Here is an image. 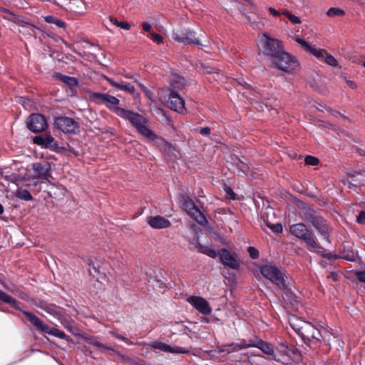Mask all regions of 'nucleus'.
Returning a JSON list of instances; mask_svg holds the SVG:
<instances>
[{
  "label": "nucleus",
  "instance_id": "nucleus-19",
  "mask_svg": "<svg viewBox=\"0 0 365 365\" xmlns=\"http://www.w3.org/2000/svg\"><path fill=\"white\" fill-rule=\"evenodd\" d=\"M250 347L258 348L264 354H266L269 356H274V351L272 345L258 337H255L253 339L249 340V348Z\"/></svg>",
  "mask_w": 365,
  "mask_h": 365
},
{
  "label": "nucleus",
  "instance_id": "nucleus-7",
  "mask_svg": "<svg viewBox=\"0 0 365 365\" xmlns=\"http://www.w3.org/2000/svg\"><path fill=\"white\" fill-rule=\"evenodd\" d=\"M272 63L275 68L287 73L295 72L299 67L297 59L285 51L276 57L272 61Z\"/></svg>",
  "mask_w": 365,
  "mask_h": 365
},
{
  "label": "nucleus",
  "instance_id": "nucleus-40",
  "mask_svg": "<svg viewBox=\"0 0 365 365\" xmlns=\"http://www.w3.org/2000/svg\"><path fill=\"white\" fill-rule=\"evenodd\" d=\"M237 167L238 168L239 173H242L245 175H247L249 172L248 165L240 160L237 163Z\"/></svg>",
  "mask_w": 365,
  "mask_h": 365
},
{
  "label": "nucleus",
  "instance_id": "nucleus-24",
  "mask_svg": "<svg viewBox=\"0 0 365 365\" xmlns=\"http://www.w3.org/2000/svg\"><path fill=\"white\" fill-rule=\"evenodd\" d=\"M0 301L10 304L12 307L20 310V302L15 298L7 294L6 292L0 289Z\"/></svg>",
  "mask_w": 365,
  "mask_h": 365
},
{
  "label": "nucleus",
  "instance_id": "nucleus-12",
  "mask_svg": "<svg viewBox=\"0 0 365 365\" xmlns=\"http://www.w3.org/2000/svg\"><path fill=\"white\" fill-rule=\"evenodd\" d=\"M32 141L43 148H48L56 153H62V149H65L64 147H60L55 138L50 135H35Z\"/></svg>",
  "mask_w": 365,
  "mask_h": 365
},
{
  "label": "nucleus",
  "instance_id": "nucleus-58",
  "mask_svg": "<svg viewBox=\"0 0 365 365\" xmlns=\"http://www.w3.org/2000/svg\"><path fill=\"white\" fill-rule=\"evenodd\" d=\"M239 84L242 85L246 89H250L251 88V86L245 82L243 79L239 81Z\"/></svg>",
  "mask_w": 365,
  "mask_h": 365
},
{
  "label": "nucleus",
  "instance_id": "nucleus-54",
  "mask_svg": "<svg viewBox=\"0 0 365 365\" xmlns=\"http://www.w3.org/2000/svg\"><path fill=\"white\" fill-rule=\"evenodd\" d=\"M143 29L146 32H150L152 29L151 25L148 22H143L141 24Z\"/></svg>",
  "mask_w": 365,
  "mask_h": 365
},
{
  "label": "nucleus",
  "instance_id": "nucleus-22",
  "mask_svg": "<svg viewBox=\"0 0 365 365\" xmlns=\"http://www.w3.org/2000/svg\"><path fill=\"white\" fill-rule=\"evenodd\" d=\"M186 85V80L183 76L177 73H172L170 76V86L172 88L170 91H178L182 89Z\"/></svg>",
  "mask_w": 365,
  "mask_h": 365
},
{
  "label": "nucleus",
  "instance_id": "nucleus-15",
  "mask_svg": "<svg viewBox=\"0 0 365 365\" xmlns=\"http://www.w3.org/2000/svg\"><path fill=\"white\" fill-rule=\"evenodd\" d=\"M32 169L34 170V178L47 180L51 175V163L46 160L35 163L32 164Z\"/></svg>",
  "mask_w": 365,
  "mask_h": 365
},
{
  "label": "nucleus",
  "instance_id": "nucleus-21",
  "mask_svg": "<svg viewBox=\"0 0 365 365\" xmlns=\"http://www.w3.org/2000/svg\"><path fill=\"white\" fill-rule=\"evenodd\" d=\"M104 78L111 86L115 87L118 90L128 92L130 94H133L135 92V87L130 85V83H127L125 82H123V81L117 82L115 81L113 78L107 76H104Z\"/></svg>",
  "mask_w": 365,
  "mask_h": 365
},
{
  "label": "nucleus",
  "instance_id": "nucleus-35",
  "mask_svg": "<svg viewBox=\"0 0 365 365\" xmlns=\"http://www.w3.org/2000/svg\"><path fill=\"white\" fill-rule=\"evenodd\" d=\"M119 103L120 101L117 98L108 94L104 104H106L108 108L113 111L114 108H112L110 106H117Z\"/></svg>",
  "mask_w": 365,
  "mask_h": 365
},
{
  "label": "nucleus",
  "instance_id": "nucleus-20",
  "mask_svg": "<svg viewBox=\"0 0 365 365\" xmlns=\"http://www.w3.org/2000/svg\"><path fill=\"white\" fill-rule=\"evenodd\" d=\"M147 223L153 229H164L171 226L168 219L160 215L148 217Z\"/></svg>",
  "mask_w": 365,
  "mask_h": 365
},
{
  "label": "nucleus",
  "instance_id": "nucleus-55",
  "mask_svg": "<svg viewBox=\"0 0 365 365\" xmlns=\"http://www.w3.org/2000/svg\"><path fill=\"white\" fill-rule=\"evenodd\" d=\"M199 132L202 135H207L210 133V128L209 127L201 128Z\"/></svg>",
  "mask_w": 365,
  "mask_h": 365
},
{
  "label": "nucleus",
  "instance_id": "nucleus-37",
  "mask_svg": "<svg viewBox=\"0 0 365 365\" xmlns=\"http://www.w3.org/2000/svg\"><path fill=\"white\" fill-rule=\"evenodd\" d=\"M345 14V11L339 8L331 7L327 11V15L330 17L343 16Z\"/></svg>",
  "mask_w": 365,
  "mask_h": 365
},
{
  "label": "nucleus",
  "instance_id": "nucleus-63",
  "mask_svg": "<svg viewBox=\"0 0 365 365\" xmlns=\"http://www.w3.org/2000/svg\"><path fill=\"white\" fill-rule=\"evenodd\" d=\"M4 207L2 206V205L0 203V215L2 214L4 212Z\"/></svg>",
  "mask_w": 365,
  "mask_h": 365
},
{
  "label": "nucleus",
  "instance_id": "nucleus-43",
  "mask_svg": "<svg viewBox=\"0 0 365 365\" xmlns=\"http://www.w3.org/2000/svg\"><path fill=\"white\" fill-rule=\"evenodd\" d=\"M324 57H325L324 61L328 65L333 66V67L337 66L338 62H337L336 59L333 56L328 54L327 53V54L325 55Z\"/></svg>",
  "mask_w": 365,
  "mask_h": 365
},
{
  "label": "nucleus",
  "instance_id": "nucleus-33",
  "mask_svg": "<svg viewBox=\"0 0 365 365\" xmlns=\"http://www.w3.org/2000/svg\"><path fill=\"white\" fill-rule=\"evenodd\" d=\"M16 197L19 199L31 201L33 200V197L29 190L26 189H19L16 192Z\"/></svg>",
  "mask_w": 365,
  "mask_h": 365
},
{
  "label": "nucleus",
  "instance_id": "nucleus-39",
  "mask_svg": "<svg viewBox=\"0 0 365 365\" xmlns=\"http://www.w3.org/2000/svg\"><path fill=\"white\" fill-rule=\"evenodd\" d=\"M267 226L270 228L272 232H274V233H282V231H283V227L282 225V224L280 223H276V224H271L269 222H267Z\"/></svg>",
  "mask_w": 365,
  "mask_h": 365
},
{
  "label": "nucleus",
  "instance_id": "nucleus-45",
  "mask_svg": "<svg viewBox=\"0 0 365 365\" xmlns=\"http://www.w3.org/2000/svg\"><path fill=\"white\" fill-rule=\"evenodd\" d=\"M295 41L299 43L300 45H302V46L304 48V50H306L307 51H309V49L311 48V46L308 43L307 41H306L305 40H304L303 38H301L299 37H297L295 38Z\"/></svg>",
  "mask_w": 365,
  "mask_h": 365
},
{
  "label": "nucleus",
  "instance_id": "nucleus-57",
  "mask_svg": "<svg viewBox=\"0 0 365 365\" xmlns=\"http://www.w3.org/2000/svg\"><path fill=\"white\" fill-rule=\"evenodd\" d=\"M142 89L145 92V95L150 99L153 94L152 92L144 86H142Z\"/></svg>",
  "mask_w": 365,
  "mask_h": 365
},
{
  "label": "nucleus",
  "instance_id": "nucleus-32",
  "mask_svg": "<svg viewBox=\"0 0 365 365\" xmlns=\"http://www.w3.org/2000/svg\"><path fill=\"white\" fill-rule=\"evenodd\" d=\"M355 253L353 251L351 247H344V250L341 252V258L346 259L348 261L354 262L355 261Z\"/></svg>",
  "mask_w": 365,
  "mask_h": 365
},
{
  "label": "nucleus",
  "instance_id": "nucleus-31",
  "mask_svg": "<svg viewBox=\"0 0 365 365\" xmlns=\"http://www.w3.org/2000/svg\"><path fill=\"white\" fill-rule=\"evenodd\" d=\"M198 71L204 74H211L217 73L216 68L212 67L208 64L200 63L197 66Z\"/></svg>",
  "mask_w": 365,
  "mask_h": 365
},
{
  "label": "nucleus",
  "instance_id": "nucleus-50",
  "mask_svg": "<svg viewBox=\"0 0 365 365\" xmlns=\"http://www.w3.org/2000/svg\"><path fill=\"white\" fill-rule=\"evenodd\" d=\"M110 334L118 339H120V340H121L125 343H128V344L129 343L128 339L121 334H119L115 331H110Z\"/></svg>",
  "mask_w": 365,
  "mask_h": 365
},
{
  "label": "nucleus",
  "instance_id": "nucleus-42",
  "mask_svg": "<svg viewBox=\"0 0 365 365\" xmlns=\"http://www.w3.org/2000/svg\"><path fill=\"white\" fill-rule=\"evenodd\" d=\"M108 94L107 93H92L91 94V97L96 100H99L101 103H105L106 97Z\"/></svg>",
  "mask_w": 365,
  "mask_h": 365
},
{
  "label": "nucleus",
  "instance_id": "nucleus-10",
  "mask_svg": "<svg viewBox=\"0 0 365 365\" xmlns=\"http://www.w3.org/2000/svg\"><path fill=\"white\" fill-rule=\"evenodd\" d=\"M183 200V207L187 213L200 225H206L208 222L206 217L194 201L187 196L184 197Z\"/></svg>",
  "mask_w": 365,
  "mask_h": 365
},
{
  "label": "nucleus",
  "instance_id": "nucleus-64",
  "mask_svg": "<svg viewBox=\"0 0 365 365\" xmlns=\"http://www.w3.org/2000/svg\"><path fill=\"white\" fill-rule=\"evenodd\" d=\"M331 275H332V278H333V279H334V281H336V274H335V273H334V272H333V273L331 274Z\"/></svg>",
  "mask_w": 365,
  "mask_h": 365
},
{
  "label": "nucleus",
  "instance_id": "nucleus-28",
  "mask_svg": "<svg viewBox=\"0 0 365 365\" xmlns=\"http://www.w3.org/2000/svg\"><path fill=\"white\" fill-rule=\"evenodd\" d=\"M196 247L199 252L205 254L211 258L215 259L217 256V252L210 247L204 246V245L198 243Z\"/></svg>",
  "mask_w": 365,
  "mask_h": 365
},
{
  "label": "nucleus",
  "instance_id": "nucleus-52",
  "mask_svg": "<svg viewBox=\"0 0 365 365\" xmlns=\"http://www.w3.org/2000/svg\"><path fill=\"white\" fill-rule=\"evenodd\" d=\"M166 344L163 342H157L153 344V347L156 349H159L160 351H165V349H166Z\"/></svg>",
  "mask_w": 365,
  "mask_h": 365
},
{
  "label": "nucleus",
  "instance_id": "nucleus-4",
  "mask_svg": "<svg viewBox=\"0 0 365 365\" xmlns=\"http://www.w3.org/2000/svg\"><path fill=\"white\" fill-rule=\"evenodd\" d=\"M23 314L26 319L36 327V329L41 332L55 336L66 341H71V339L66 335L65 332L58 329L50 327L47 324L44 323L39 317L28 311H23Z\"/></svg>",
  "mask_w": 365,
  "mask_h": 365
},
{
  "label": "nucleus",
  "instance_id": "nucleus-38",
  "mask_svg": "<svg viewBox=\"0 0 365 365\" xmlns=\"http://www.w3.org/2000/svg\"><path fill=\"white\" fill-rule=\"evenodd\" d=\"M282 14L287 17L288 19L294 24H298L301 23V20L298 16L292 14L287 10H284Z\"/></svg>",
  "mask_w": 365,
  "mask_h": 365
},
{
  "label": "nucleus",
  "instance_id": "nucleus-51",
  "mask_svg": "<svg viewBox=\"0 0 365 365\" xmlns=\"http://www.w3.org/2000/svg\"><path fill=\"white\" fill-rule=\"evenodd\" d=\"M356 222L359 224H365V211H361L356 218Z\"/></svg>",
  "mask_w": 365,
  "mask_h": 365
},
{
  "label": "nucleus",
  "instance_id": "nucleus-53",
  "mask_svg": "<svg viewBox=\"0 0 365 365\" xmlns=\"http://www.w3.org/2000/svg\"><path fill=\"white\" fill-rule=\"evenodd\" d=\"M118 27L123 30H129L130 29V24L127 21H120L118 24Z\"/></svg>",
  "mask_w": 365,
  "mask_h": 365
},
{
  "label": "nucleus",
  "instance_id": "nucleus-14",
  "mask_svg": "<svg viewBox=\"0 0 365 365\" xmlns=\"http://www.w3.org/2000/svg\"><path fill=\"white\" fill-rule=\"evenodd\" d=\"M220 262L225 266L232 269H239L240 267V261L235 254H232L226 248H222L219 251Z\"/></svg>",
  "mask_w": 365,
  "mask_h": 365
},
{
  "label": "nucleus",
  "instance_id": "nucleus-30",
  "mask_svg": "<svg viewBox=\"0 0 365 365\" xmlns=\"http://www.w3.org/2000/svg\"><path fill=\"white\" fill-rule=\"evenodd\" d=\"M318 246L320 247L319 248H311L310 251H314L317 254L321 255L322 257L328 259H338L339 258V255H332L331 253H326V250L318 242Z\"/></svg>",
  "mask_w": 365,
  "mask_h": 365
},
{
  "label": "nucleus",
  "instance_id": "nucleus-1",
  "mask_svg": "<svg viewBox=\"0 0 365 365\" xmlns=\"http://www.w3.org/2000/svg\"><path fill=\"white\" fill-rule=\"evenodd\" d=\"M302 217L307 222L312 225L322 237L329 244H331L330 235L332 232V228L330 224L312 207L303 204L301 207Z\"/></svg>",
  "mask_w": 365,
  "mask_h": 365
},
{
  "label": "nucleus",
  "instance_id": "nucleus-16",
  "mask_svg": "<svg viewBox=\"0 0 365 365\" xmlns=\"http://www.w3.org/2000/svg\"><path fill=\"white\" fill-rule=\"evenodd\" d=\"M168 94V107L178 112V113H183L186 109L185 106V101L180 97L176 91H170Z\"/></svg>",
  "mask_w": 365,
  "mask_h": 365
},
{
  "label": "nucleus",
  "instance_id": "nucleus-8",
  "mask_svg": "<svg viewBox=\"0 0 365 365\" xmlns=\"http://www.w3.org/2000/svg\"><path fill=\"white\" fill-rule=\"evenodd\" d=\"M195 31L188 28H179L173 30L172 38L177 42L185 45L194 44L202 46L200 41L195 36Z\"/></svg>",
  "mask_w": 365,
  "mask_h": 365
},
{
  "label": "nucleus",
  "instance_id": "nucleus-13",
  "mask_svg": "<svg viewBox=\"0 0 365 365\" xmlns=\"http://www.w3.org/2000/svg\"><path fill=\"white\" fill-rule=\"evenodd\" d=\"M292 327L303 341L309 346L315 327L310 322H304L302 325L294 324L292 325Z\"/></svg>",
  "mask_w": 365,
  "mask_h": 365
},
{
  "label": "nucleus",
  "instance_id": "nucleus-61",
  "mask_svg": "<svg viewBox=\"0 0 365 365\" xmlns=\"http://www.w3.org/2000/svg\"><path fill=\"white\" fill-rule=\"evenodd\" d=\"M166 349H165V351L173 353V347H171L170 345L166 344Z\"/></svg>",
  "mask_w": 365,
  "mask_h": 365
},
{
  "label": "nucleus",
  "instance_id": "nucleus-60",
  "mask_svg": "<svg viewBox=\"0 0 365 365\" xmlns=\"http://www.w3.org/2000/svg\"><path fill=\"white\" fill-rule=\"evenodd\" d=\"M347 85L349 88L354 89L356 88V83L354 81H346Z\"/></svg>",
  "mask_w": 365,
  "mask_h": 365
},
{
  "label": "nucleus",
  "instance_id": "nucleus-29",
  "mask_svg": "<svg viewBox=\"0 0 365 365\" xmlns=\"http://www.w3.org/2000/svg\"><path fill=\"white\" fill-rule=\"evenodd\" d=\"M44 21L48 24H54L61 29H65L66 28V24L64 21L52 15L46 16Z\"/></svg>",
  "mask_w": 365,
  "mask_h": 365
},
{
  "label": "nucleus",
  "instance_id": "nucleus-11",
  "mask_svg": "<svg viewBox=\"0 0 365 365\" xmlns=\"http://www.w3.org/2000/svg\"><path fill=\"white\" fill-rule=\"evenodd\" d=\"M26 128L34 133L43 132L48 128L45 116L40 113H32L26 120Z\"/></svg>",
  "mask_w": 365,
  "mask_h": 365
},
{
  "label": "nucleus",
  "instance_id": "nucleus-59",
  "mask_svg": "<svg viewBox=\"0 0 365 365\" xmlns=\"http://www.w3.org/2000/svg\"><path fill=\"white\" fill-rule=\"evenodd\" d=\"M173 351H173V353H175V354L186 353V351L182 350V349L180 347H173Z\"/></svg>",
  "mask_w": 365,
  "mask_h": 365
},
{
  "label": "nucleus",
  "instance_id": "nucleus-56",
  "mask_svg": "<svg viewBox=\"0 0 365 365\" xmlns=\"http://www.w3.org/2000/svg\"><path fill=\"white\" fill-rule=\"evenodd\" d=\"M269 13H270L271 14H272L274 16L278 17V16H280V13H279L278 11L275 10V9H274V8H272V7H270V8L269 9Z\"/></svg>",
  "mask_w": 365,
  "mask_h": 365
},
{
  "label": "nucleus",
  "instance_id": "nucleus-3",
  "mask_svg": "<svg viewBox=\"0 0 365 365\" xmlns=\"http://www.w3.org/2000/svg\"><path fill=\"white\" fill-rule=\"evenodd\" d=\"M289 232L295 237L303 241L309 250H311V248L320 249L313 232L304 223L299 222L292 225L289 227Z\"/></svg>",
  "mask_w": 365,
  "mask_h": 365
},
{
  "label": "nucleus",
  "instance_id": "nucleus-26",
  "mask_svg": "<svg viewBox=\"0 0 365 365\" xmlns=\"http://www.w3.org/2000/svg\"><path fill=\"white\" fill-rule=\"evenodd\" d=\"M55 77L71 88L77 86L78 85V81L75 77L68 76L60 73H56L55 74Z\"/></svg>",
  "mask_w": 365,
  "mask_h": 365
},
{
  "label": "nucleus",
  "instance_id": "nucleus-41",
  "mask_svg": "<svg viewBox=\"0 0 365 365\" xmlns=\"http://www.w3.org/2000/svg\"><path fill=\"white\" fill-rule=\"evenodd\" d=\"M304 162L309 165H317L319 163V160L312 155H307L304 158Z\"/></svg>",
  "mask_w": 365,
  "mask_h": 365
},
{
  "label": "nucleus",
  "instance_id": "nucleus-34",
  "mask_svg": "<svg viewBox=\"0 0 365 365\" xmlns=\"http://www.w3.org/2000/svg\"><path fill=\"white\" fill-rule=\"evenodd\" d=\"M2 11L6 14L3 16L4 19H6L11 22L18 24L19 21V17L16 16L14 13L10 11L7 9H2Z\"/></svg>",
  "mask_w": 365,
  "mask_h": 365
},
{
  "label": "nucleus",
  "instance_id": "nucleus-46",
  "mask_svg": "<svg viewBox=\"0 0 365 365\" xmlns=\"http://www.w3.org/2000/svg\"><path fill=\"white\" fill-rule=\"evenodd\" d=\"M150 38L157 43H161L163 41V37L160 34L156 33H150Z\"/></svg>",
  "mask_w": 365,
  "mask_h": 365
},
{
  "label": "nucleus",
  "instance_id": "nucleus-36",
  "mask_svg": "<svg viewBox=\"0 0 365 365\" xmlns=\"http://www.w3.org/2000/svg\"><path fill=\"white\" fill-rule=\"evenodd\" d=\"M307 52L314 55L319 59L324 58L325 56V55L327 54L326 50L321 49V48H316L312 46H311V48L309 49V51Z\"/></svg>",
  "mask_w": 365,
  "mask_h": 365
},
{
  "label": "nucleus",
  "instance_id": "nucleus-44",
  "mask_svg": "<svg viewBox=\"0 0 365 365\" xmlns=\"http://www.w3.org/2000/svg\"><path fill=\"white\" fill-rule=\"evenodd\" d=\"M247 252L250 257L253 259H257L259 257V252L257 249L254 247H248Z\"/></svg>",
  "mask_w": 365,
  "mask_h": 365
},
{
  "label": "nucleus",
  "instance_id": "nucleus-25",
  "mask_svg": "<svg viewBox=\"0 0 365 365\" xmlns=\"http://www.w3.org/2000/svg\"><path fill=\"white\" fill-rule=\"evenodd\" d=\"M84 340L89 344H91L97 348H101V349H103L104 350H108V351H112V352H115V351L111 348V347H109L105 344H103L102 343H101L98 340V337L97 336H86L84 337Z\"/></svg>",
  "mask_w": 365,
  "mask_h": 365
},
{
  "label": "nucleus",
  "instance_id": "nucleus-62",
  "mask_svg": "<svg viewBox=\"0 0 365 365\" xmlns=\"http://www.w3.org/2000/svg\"><path fill=\"white\" fill-rule=\"evenodd\" d=\"M110 21L111 23L113 24V25H115L116 26H118V24H119L120 21H118L115 18H111L110 19Z\"/></svg>",
  "mask_w": 365,
  "mask_h": 365
},
{
  "label": "nucleus",
  "instance_id": "nucleus-17",
  "mask_svg": "<svg viewBox=\"0 0 365 365\" xmlns=\"http://www.w3.org/2000/svg\"><path fill=\"white\" fill-rule=\"evenodd\" d=\"M187 301L195 309L204 315H209L212 312V308L208 302L201 297L191 296L187 299Z\"/></svg>",
  "mask_w": 365,
  "mask_h": 365
},
{
  "label": "nucleus",
  "instance_id": "nucleus-18",
  "mask_svg": "<svg viewBox=\"0 0 365 365\" xmlns=\"http://www.w3.org/2000/svg\"><path fill=\"white\" fill-rule=\"evenodd\" d=\"M150 140L154 142L155 145L160 150V151L168 157H171L174 155L175 150V147L169 142L165 140L164 138L158 136L155 134L152 138H148Z\"/></svg>",
  "mask_w": 365,
  "mask_h": 365
},
{
  "label": "nucleus",
  "instance_id": "nucleus-49",
  "mask_svg": "<svg viewBox=\"0 0 365 365\" xmlns=\"http://www.w3.org/2000/svg\"><path fill=\"white\" fill-rule=\"evenodd\" d=\"M227 195L232 200H236L237 195L234 192L231 187L226 186L225 188Z\"/></svg>",
  "mask_w": 365,
  "mask_h": 365
},
{
  "label": "nucleus",
  "instance_id": "nucleus-2",
  "mask_svg": "<svg viewBox=\"0 0 365 365\" xmlns=\"http://www.w3.org/2000/svg\"><path fill=\"white\" fill-rule=\"evenodd\" d=\"M113 112L118 116L128 120L141 135L146 138L155 136V133L148 126V120L143 115L119 107H114Z\"/></svg>",
  "mask_w": 365,
  "mask_h": 365
},
{
  "label": "nucleus",
  "instance_id": "nucleus-5",
  "mask_svg": "<svg viewBox=\"0 0 365 365\" xmlns=\"http://www.w3.org/2000/svg\"><path fill=\"white\" fill-rule=\"evenodd\" d=\"M261 274L277 285L280 289L287 288L284 274L272 262H268L259 267Z\"/></svg>",
  "mask_w": 365,
  "mask_h": 365
},
{
  "label": "nucleus",
  "instance_id": "nucleus-27",
  "mask_svg": "<svg viewBox=\"0 0 365 365\" xmlns=\"http://www.w3.org/2000/svg\"><path fill=\"white\" fill-rule=\"evenodd\" d=\"M325 341L324 338L322 336L319 329L314 327V331L313 332V338H312L309 346L312 349H316L319 344Z\"/></svg>",
  "mask_w": 365,
  "mask_h": 365
},
{
  "label": "nucleus",
  "instance_id": "nucleus-23",
  "mask_svg": "<svg viewBox=\"0 0 365 365\" xmlns=\"http://www.w3.org/2000/svg\"><path fill=\"white\" fill-rule=\"evenodd\" d=\"M247 348H249V341L247 342L245 339H242L240 343L232 342L229 344L225 345L224 349L222 351H225L227 354H230L234 351H237L240 349Z\"/></svg>",
  "mask_w": 365,
  "mask_h": 365
},
{
  "label": "nucleus",
  "instance_id": "nucleus-6",
  "mask_svg": "<svg viewBox=\"0 0 365 365\" xmlns=\"http://www.w3.org/2000/svg\"><path fill=\"white\" fill-rule=\"evenodd\" d=\"M260 41L262 53L270 57L272 61L284 51L282 42L277 38L270 37L267 33L262 34Z\"/></svg>",
  "mask_w": 365,
  "mask_h": 365
},
{
  "label": "nucleus",
  "instance_id": "nucleus-47",
  "mask_svg": "<svg viewBox=\"0 0 365 365\" xmlns=\"http://www.w3.org/2000/svg\"><path fill=\"white\" fill-rule=\"evenodd\" d=\"M65 149H62V153L67 150L69 153L74 155V156L77 157L79 155V152L75 150L73 147H71L69 144H66V146H63Z\"/></svg>",
  "mask_w": 365,
  "mask_h": 365
},
{
  "label": "nucleus",
  "instance_id": "nucleus-48",
  "mask_svg": "<svg viewBox=\"0 0 365 365\" xmlns=\"http://www.w3.org/2000/svg\"><path fill=\"white\" fill-rule=\"evenodd\" d=\"M354 275L359 282L365 283V270L356 271Z\"/></svg>",
  "mask_w": 365,
  "mask_h": 365
},
{
  "label": "nucleus",
  "instance_id": "nucleus-9",
  "mask_svg": "<svg viewBox=\"0 0 365 365\" xmlns=\"http://www.w3.org/2000/svg\"><path fill=\"white\" fill-rule=\"evenodd\" d=\"M54 126L64 133L76 134L79 131V123L67 116H57L54 118Z\"/></svg>",
  "mask_w": 365,
  "mask_h": 365
}]
</instances>
